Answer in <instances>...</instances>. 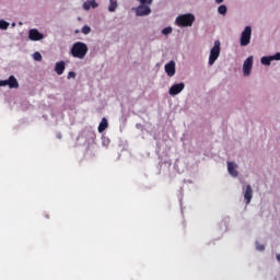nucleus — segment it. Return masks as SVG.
<instances>
[{
	"mask_svg": "<svg viewBox=\"0 0 280 280\" xmlns=\"http://www.w3.org/2000/svg\"><path fill=\"white\" fill-rule=\"evenodd\" d=\"M86 54H89V46L82 42H77L72 45L71 48V55L73 58H79L82 60L83 58L86 57Z\"/></svg>",
	"mask_w": 280,
	"mask_h": 280,
	"instance_id": "nucleus-1",
	"label": "nucleus"
},
{
	"mask_svg": "<svg viewBox=\"0 0 280 280\" xmlns=\"http://www.w3.org/2000/svg\"><path fill=\"white\" fill-rule=\"evenodd\" d=\"M196 21V16L191 13L182 14L176 18L175 23L178 27H191Z\"/></svg>",
	"mask_w": 280,
	"mask_h": 280,
	"instance_id": "nucleus-2",
	"label": "nucleus"
},
{
	"mask_svg": "<svg viewBox=\"0 0 280 280\" xmlns=\"http://www.w3.org/2000/svg\"><path fill=\"white\" fill-rule=\"evenodd\" d=\"M220 58V40L214 42V46L210 50L209 65L210 67L215 63V60Z\"/></svg>",
	"mask_w": 280,
	"mask_h": 280,
	"instance_id": "nucleus-3",
	"label": "nucleus"
},
{
	"mask_svg": "<svg viewBox=\"0 0 280 280\" xmlns=\"http://www.w3.org/2000/svg\"><path fill=\"white\" fill-rule=\"evenodd\" d=\"M253 35V28L250 26H246L241 35V47H246L250 45V36Z\"/></svg>",
	"mask_w": 280,
	"mask_h": 280,
	"instance_id": "nucleus-4",
	"label": "nucleus"
},
{
	"mask_svg": "<svg viewBox=\"0 0 280 280\" xmlns=\"http://www.w3.org/2000/svg\"><path fill=\"white\" fill-rule=\"evenodd\" d=\"M0 86H9V89H19V81L14 75H10L8 80H0Z\"/></svg>",
	"mask_w": 280,
	"mask_h": 280,
	"instance_id": "nucleus-5",
	"label": "nucleus"
},
{
	"mask_svg": "<svg viewBox=\"0 0 280 280\" xmlns=\"http://www.w3.org/2000/svg\"><path fill=\"white\" fill-rule=\"evenodd\" d=\"M164 69L168 78H174V75H176V62H174V60H171L168 63H166Z\"/></svg>",
	"mask_w": 280,
	"mask_h": 280,
	"instance_id": "nucleus-6",
	"label": "nucleus"
},
{
	"mask_svg": "<svg viewBox=\"0 0 280 280\" xmlns=\"http://www.w3.org/2000/svg\"><path fill=\"white\" fill-rule=\"evenodd\" d=\"M151 13H152V9H150L148 4H140L136 10L137 16H148V14H151Z\"/></svg>",
	"mask_w": 280,
	"mask_h": 280,
	"instance_id": "nucleus-7",
	"label": "nucleus"
},
{
	"mask_svg": "<svg viewBox=\"0 0 280 280\" xmlns=\"http://www.w3.org/2000/svg\"><path fill=\"white\" fill-rule=\"evenodd\" d=\"M28 38L30 40H43V38H45V35H43L40 32H38V30L36 28H32L30 32H28Z\"/></svg>",
	"mask_w": 280,
	"mask_h": 280,
	"instance_id": "nucleus-8",
	"label": "nucleus"
},
{
	"mask_svg": "<svg viewBox=\"0 0 280 280\" xmlns=\"http://www.w3.org/2000/svg\"><path fill=\"white\" fill-rule=\"evenodd\" d=\"M185 90V83H177L170 88L168 93L170 95H178V93L183 92Z\"/></svg>",
	"mask_w": 280,
	"mask_h": 280,
	"instance_id": "nucleus-9",
	"label": "nucleus"
},
{
	"mask_svg": "<svg viewBox=\"0 0 280 280\" xmlns=\"http://www.w3.org/2000/svg\"><path fill=\"white\" fill-rule=\"evenodd\" d=\"M253 69V56L248 57L243 65V73L244 75H250V71Z\"/></svg>",
	"mask_w": 280,
	"mask_h": 280,
	"instance_id": "nucleus-10",
	"label": "nucleus"
},
{
	"mask_svg": "<svg viewBox=\"0 0 280 280\" xmlns=\"http://www.w3.org/2000/svg\"><path fill=\"white\" fill-rule=\"evenodd\" d=\"M228 172L230 175L233 176V178H237L240 173L237 172V164L233 162H228Z\"/></svg>",
	"mask_w": 280,
	"mask_h": 280,
	"instance_id": "nucleus-11",
	"label": "nucleus"
},
{
	"mask_svg": "<svg viewBox=\"0 0 280 280\" xmlns=\"http://www.w3.org/2000/svg\"><path fill=\"white\" fill-rule=\"evenodd\" d=\"M244 199L246 200V205H250V200H253V188L250 185H247L245 188Z\"/></svg>",
	"mask_w": 280,
	"mask_h": 280,
	"instance_id": "nucleus-12",
	"label": "nucleus"
},
{
	"mask_svg": "<svg viewBox=\"0 0 280 280\" xmlns=\"http://www.w3.org/2000/svg\"><path fill=\"white\" fill-rule=\"evenodd\" d=\"M65 69H66L65 61H58L55 65V72L57 73V75H62V73H65Z\"/></svg>",
	"mask_w": 280,
	"mask_h": 280,
	"instance_id": "nucleus-13",
	"label": "nucleus"
},
{
	"mask_svg": "<svg viewBox=\"0 0 280 280\" xmlns=\"http://www.w3.org/2000/svg\"><path fill=\"white\" fill-rule=\"evenodd\" d=\"M91 8H97V2L95 0H88L83 3V10H91Z\"/></svg>",
	"mask_w": 280,
	"mask_h": 280,
	"instance_id": "nucleus-14",
	"label": "nucleus"
},
{
	"mask_svg": "<svg viewBox=\"0 0 280 280\" xmlns=\"http://www.w3.org/2000/svg\"><path fill=\"white\" fill-rule=\"evenodd\" d=\"M108 128V120L106 118H102L100 125H98V132H104Z\"/></svg>",
	"mask_w": 280,
	"mask_h": 280,
	"instance_id": "nucleus-15",
	"label": "nucleus"
},
{
	"mask_svg": "<svg viewBox=\"0 0 280 280\" xmlns=\"http://www.w3.org/2000/svg\"><path fill=\"white\" fill-rule=\"evenodd\" d=\"M117 10V0H109L108 12H115Z\"/></svg>",
	"mask_w": 280,
	"mask_h": 280,
	"instance_id": "nucleus-16",
	"label": "nucleus"
},
{
	"mask_svg": "<svg viewBox=\"0 0 280 280\" xmlns=\"http://www.w3.org/2000/svg\"><path fill=\"white\" fill-rule=\"evenodd\" d=\"M272 61V57H262L260 59L261 65H265L266 67H270V62Z\"/></svg>",
	"mask_w": 280,
	"mask_h": 280,
	"instance_id": "nucleus-17",
	"label": "nucleus"
},
{
	"mask_svg": "<svg viewBox=\"0 0 280 280\" xmlns=\"http://www.w3.org/2000/svg\"><path fill=\"white\" fill-rule=\"evenodd\" d=\"M10 27V23L4 20H0V30H8Z\"/></svg>",
	"mask_w": 280,
	"mask_h": 280,
	"instance_id": "nucleus-18",
	"label": "nucleus"
},
{
	"mask_svg": "<svg viewBox=\"0 0 280 280\" xmlns=\"http://www.w3.org/2000/svg\"><path fill=\"white\" fill-rule=\"evenodd\" d=\"M218 12L219 14H222L223 16L226 14V5L224 4H221L219 8H218Z\"/></svg>",
	"mask_w": 280,
	"mask_h": 280,
	"instance_id": "nucleus-19",
	"label": "nucleus"
},
{
	"mask_svg": "<svg viewBox=\"0 0 280 280\" xmlns=\"http://www.w3.org/2000/svg\"><path fill=\"white\" fill-rule=\"evenodd\" d=\"M34 60H36V62H40V60H43V55H40V52L36 51L33 55Z\"/></svg>",
	"mask_w": 280,
	"mask_h": 280,
	"instance_id": "nucleus-20",
	"label": "nucleus"
},
{
	"mask_svg": "<svg viewBox=\"0 0 280 280\" xmlns=\"http://www.w3.org/2000/svg\"><path fill=\"white\" fill-rule=\"evenodd\" d=\"M82 34H91V26L84 25L81 30Z\"/></svg>",
	"mask_w": 280,
	"mask_h": 280,
	"instance_id": "nucleus-21",
	"label": "nucleus"
},
{
	"mask_svg": "<svg viewBox=\"0 0 280 280\" xmlns=\"http://www.w3.org/2000/svg\"><path fill=\"white\" fill-rule=\"evenodd\" d=\"M162 34L164 36H167L168 34H172V26H167V27L163 28Z\"/></svg>",
	"mask_w": 280,
	"mask_h": 280,
	"instance_id": "nucleus-22",
	"label": "nucleus"
},
{
	"mask_svg": "<svg viewBox=\"0 0 280 280\" xmlns=\"http://www.w3.org/2000/svg\"><path fill=\"white\" fill-rule=\"evenodd\" d=\"M141 5H152V1L154 0H138Z\"/></svg>",
	"mask_w": 280,
	"mask_h": 280,
	"instance_id": "nucleus-23",
	"label": "nucleus"
},
{
	"mask_svg": "<svg viewBox=\"0 0 280 280\" xmlns=\"http://www.w3.org/2000/svg\"><path fill=\"white\" fill-rule=\"evenodd\" d=\"M256 248L258 250H266V247L264 245L259 244V243H256Z\"/></svg>",
	"mask_w": 280,
	"mask_h": 280,
	"instance_id": "nucleus-24",
	"label": "nucleus"
},
{
	"mask_svg": "<svg viewBox=\"0 0 280 280\" xmlns=\"http://www.w3.org/2000/svg\"><path fill=\"white\" fill-rule=\"evenodd\" d=\"M271 60H280V52H277L276 55L271 56Z\"/></svg>",
	"mask_w": 280,
	"mask_h": 280,
	"instance_id": "nucleus-25",
	"label": "nucleus"
},
{
	"mask_svg": "<svg viewBox=\"0 0 280 280\" xmlns=\"http://www.w3.org/2000/svg\"><path fill=\"white\" fill-rule=\"evenodd\" d=\"M68 80H71V78H75V72H73V71H70L69 73H68Z\"/></svg>",
	"mask_w": 280,
	"mask_h": 280,
	"instance_id": "nucleus-26",
	"label": "nucleus"
},
{
	"mask_svg": "<svg viewBox=\"0 0 280 280\" xmlns=\"http://www.w3.org/2000/svg\"><path fill=\"white\" fill-rule=\"evenodd\" d=\"M224 0H215V3H223Z\"/></svg>",
	"mask_w": 280,
	"mask_h": 280,
	"instance_id": "nucleus-27",
	"label": "nucleus"
},
{
	"mask_svg": "<svg viewBox=\"0 0 280 280\" xmlns=\"http://www.w3.org/2000/svg\"><path fill=\"white\" fill-rule=\"evenodd\" d=\"M277 259H278V261H280V254L277 255Z\"/></svg>",
	"mask_w": 280,
	"mask_h": 280,
	"instance_id": "nucleus-28",
	"label": "nucleus"
}]
</instances>
